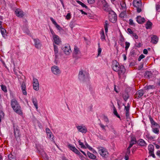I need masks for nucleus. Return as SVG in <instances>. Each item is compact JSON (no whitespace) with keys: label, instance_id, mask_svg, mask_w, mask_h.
Returning <instances> with one entry per match:
<instances>
[{"label":"nucleus","instance_id":"5fc2aeb1","mask_svg":"<svg viewBox=\"0 0 160 160\" xmlns=\"http://www.w3.org/2000/svg\"><path fill=\"white\" fill-rule=\"evenodd\" d=\"M99 125H100V127L102 128V129L104 130L105 131H106L105 126L104 125H103L101 123H99Z\"/></svg>","mask_w":160,"mask_h":160},{"label":"nucleus","instance_id":"603ef678","mask_svg":"<svg viewBox=\"0 0 160 160\" xmlns=\"http://www.w3.org/2000/svg\"><path fill=\"white\" fill-rule=\"evenodd\" d=\"M129 24L132 26H134L135 24L133 22V21L132 19H130L129 20Z\"/></svg>","mask_w":160,"mask_h":160},{"label":"nucleus","instance_id":"774afa93","mask_svg":"<svg viewBox=\"0 0 160 160\" xmlns=\"http://www.w3.org/2000/svg\"><path fill=\"white\" fill-rule=\"evenodd\" d=\"M86 147L87 148H88L89 149L91 150L92 149V148L89 146L87 143H86L85 144Z\"/></svg>","mask_w":160,"mask_h":160},{"label":"nucleus","instance_id":"09e8293b","mask_svg":"<svg viewBox=\"0 0 160 160\" xmlns=\"http://www.w3.org/2000/svg\"><path fill=\"white\" fill-rule=\"evenodd\" d=\"M72 151L78 154H80V152L76 148H75Z\"/></svg>","mask_w":160,"mask_h":160},{"label":"nucleus","instance_id":"de8ad7c7","mask_svg":"<svg viewBox=\"0 0 160 160\" xmlns=\"http://www.w3.org/2000/svg\"><path fill=\"white\" fill-rule=\"evenodd\" d=\"M145 56L142 54L139 56L138 58V60L139 61H140Z\"/></svg>","mask_w":160,"mask_h":160},{"label":"nucleus","instance_id":"f257e3e1","mask_svg":"<svg viewBox=\"0 0 160 160\" xmlns=\"http://www.w3.org/2000/svg\"><path fill=\"white\" fill-rule=\"evenodd\" d=\"M112 68L113 70L118 72L119 78L121 79L125 72V69L123 66H120L117 61H114L112 62Z\"/></svg>","mask_w":160,"mask_h":160},{"label":"nucleus","instance_id":"a878e982","mask_svg":"<svg viewBox=\"0 0 160 160\" xmlns=\"http://www.w3.org/2000/svg\"><path fill=\"white\" fill-rule=\"evenodd\" d=\"M136 139L135 138H133L132 139L129 144V145L128 147L129 148H131L133 145L136 143Z\"/></svg>","mask_w":160,"mask_h":160},{"label":"nucleus","instance_id":"393cba45","mask_svg":"<svg viewBox=\"0 0 160 160\" xmlns=\"http://www.w3.org/2000/svg\"><path fill=\"white\" fill-rule=\"evenodd\" d=\"M22 92L24 95H26L27 94V92L26 90V85L25 84L24 82H23L22 86Z\"/></svg>","mask_w":160,"mask_h":160},{"label":"nucleus","instance_id":"c85d7f7f","mask_svg":"<svg viewBox=\"0 0 160 160\" xmlns=\"http://www.w3.org/2000/svg\"><path fill=\"white\" fill-rule=\"evenodd\" d=\"M101 39L103 41L105 40V36L104 34V31L103 29H102L100 32Z\"/></svg>","mask_w":160,"mask_h":160},{"label":"nucleus","instance_id":"5701e85b","mask_svg":"<svg viewBox=\"0 0 160 160\" xmlns=\"http://www.w3.org/2000/svg\"><path fill=\"white\" fill-rule=\"evenodd\" d=\"M138 143L139 145L142 146H146L147 145L145 142L142 139H140Z\"/></svg>","mask_w":160,"mask_h":160},{"label":"nucleus","instance_id":"338daca9","mask_svg":"<svg viewBox=\"0 0 160 160\" xmlns=\"http://www.w3.org/2000/svg\"><path fill=\"white\" fill-rule=\"evenodd\" d=\"M143 53L145 54H147L148 53V51L146 49H145L143 50Z\"/></svg>","mask_w":160,"mask_h":160},{"label":"nucleus","instance_id":"aec40b11","mask_svg":"<svg viewBox=\"0 0 160 160\" xmlns=\"http://www.w3.org/2000/svg\"><path fill=\"white\" fill-rule=\"evenodd\" d=\"M8 157L9 160H16V154L14 152L9 154Z\"/></svg>","mask_w":160,"mask_h":160},{"label":"nucleus","instance_id":"a211bd4d","mask_svg":"<svg viewBox=\"0 0 160 160\" xmlns=\"http://www.w3.org/2000/svg\"><path fill=\"white\" fill-rule=\"evenodd\" d=\"M137 21L139 24H142L145 22L144 18L140 16H138L137 17Z\"/></svg>","mask_w":160,"mask_h":160},{"label":"nucleus","instance_id":"13d9d810","mask_svg":"<svg viewBox=\"0 0 160 160\" xmlns=\"http://www.w3.org/2000/svg\"><path fill=\"white\" fill-rule=\"evenodd\" d=\"M50 19L51 21L52 22V23L54 24L55 25L56 23H57L52 18H50Z\"/></svg>","mask_w":160,"mask_h":160},{"label":"nucleus","instance_id":"680f3d73","mask_svg":"<svg viewBox=\"0 0 160 160\" xmlns=\"http://www.w3.org/2000/svg\"><path fill=\"white\" fill-rule=\"evenodd\" d=\"M127 31L130 34H132L133 33L132 30L129 28H128L127 29Z\"/></svg>","mask_w":160,"mask_h":160},{"label":"nucleus","instance_id":"c756f323","mask_svg":"<svg viewBox=\"0 0 160 160\" xmlns=\"http://www.w3.org/2000/svg\"><path fill=\"white\" fill-rule=\"evenodd\" d=\"M152 25V23L150 21H148L146 24V28L147 29H150Z\"/></svg>","mask_w":160,"mask_h":160},{"label":"nucleus","instance_id":"c03bdc74","mask_svg":"<svg viewBox=\"0 0 160 160\" xmlns=\"http://www.w3.org/2000/svg\"><path fill=\"white\" fill-rule=\"evenodd\" d=\"M126 12L125 11L121 12L120 14V17L121 18H124Z\"/></svg>","mask_w":160,"mask_h":160},{"label":"nucleus","instance_id":"8fccbe9b","mask_svg":"<svg viewBox=\"0 0 160 160\" xmlns=\"http://www.w3.org/2000/svg\"><path fill=\"white\" fill-rule=\"evenodd\" d=\"M103 119L105 122L107 123H108L109 122V120L108 118L107 117L105 116H103Z\"/></svg>","mask_w":160,"mask_h":160},{"label":"nucleus","instance_id":"58836bf2","mask_svg":"<svg viewBox=\"0 0 160 160\" xmlns=\"http://www.w3.org/2000/svg\"><path fill=\"white\" fill-rule=\"evenodd\" d=\"M78 142L79 144L81 146V147L82 148H86V147L84 145L83 143L82 142H81L80 140H79Z\"/></svg>","mask_w":160,"mask_h":160},{"label":"nucleus","instance_id":"4468645a","mask_svg":"<svg viewBox=\"0 0 160 160\" xmlns=\"http://www.w3.org/2000/svg\"><path fill=\"white\" fill-rule=\"evenodd\" d=\"M78 130L82 133H86L87 132V129L84 126H78L77 127Z\"/></svg>","mask_w":160,"mask_h":160},{"label":"nucleus","instance_id":"f704fd0d","mask_svg":"<svg viewBox=\"0 0 160 160\" xmlns=\"http://www.w3.org/2000/svg\"><path fill=\"white\" fill-rule=\"evenodd\" d=\"M145 88L146 90H148L150 89H153L155 88V87L154 85H149L146 86L145 87Z\"/></svg>","mask_w":160,"mask_h":160},{"label":"nucleus","instance_id":"4c0bfd02","mask_svg":"<svg viewBox=\"0 0 160 160\" xmlns=\"http://www.w3.org/2000/svg\"><path fill=\"white\" fill-rule=\"evenodd\" d=\"M2 89L4 92H6L7 91L6 87L5 86L2 84L1 85Z\"/></svg>","mask_w":160,"mask_h":160},{"label":"nucleus","instance_id":"7ed1b4c3","mask_svg":"<svg viewBox=\"0 0 160 160\" xmlns=\"http://www.w3.org/2000/svg\"><path fill=\"white\" fill-rule=\"evenodd\" d=\"M14 135L16 140L17 141L20 140L21 133L19 127L15 124H13Z\"/></svg>","mask_w":160,"mask_h":160},{"label":"nucleus","instance_id":"69168bd1","mask_svg":"<svg viewBox=\"0 0 160 160\" xmlns=\"http://www.w3.org/2000/svg\"><path fill=\"white\" fill-rule=\"evenodd\" d=\"M46 133H49L50 132H52L50 130V129L48 128H47L46 129Z\"/></svg>","mask_w":160,"mask_h":160},{"label":"nucleus","instance_id":"bf43d9fd","mask_svg":"<svg viewBox=\"0 0 160 160\" xmlns=\"http://www.w3.org/2000/svg\"><path fill=\"white\" fill-rule=\"evenodd\" d=\"M143 63H142L140 66H139L138 67V69L140 70L141 69H142L143 67Z\"/></svg>","mask_w":160,"mask_h":160},{"label":"nucleus","instance_id":"b1692460","mask_svg":"<svg viewBox=\"0 0 160 160\" xmlns=\"http://www.w3.org/2000/svg\"><path fill=\"white\" fill-rule=\"evenodd\" d=\"M158 38L156 36L154 35L151 38V42L154 44H156L158 42Z\"/></svg>","mask_w":160,"mask_h":160},{"label":"nucleus","instance_id":"72a5a7b5","mask_svg":"<svg viewBox=\"0 0 160 160\" xmlns=\"http://www.w3.org/2000/svg\"><path fill=\"white\" fill-rule=\"evenodd\" d=\"M1 28V32L3 37H4L6 32V30L3 28Z\"/></svg>","mask_w":160,"mask_h":160},{"label":"nucleus","instance_id":"c9c22d12","mask_svg":"<svg viewBox=\"0 0 160 160\" xmlns=\"http://www.w3.org/2000/svg\"><path fill=\"white\" fill-rule=\"evenodd\" d=\"M113 113L118 118H120V116L118 114L117 112V110L115 108H114L113 109Z\"/></svg>","mask_w":160,"mask_h":160},{"label":"nucleus","instance_id":"052dcab7","mask_svg":"<svg viewBox=\"0 0 160 160\" xmlns=\"http://www.w3.org/2000/svg\"><path fill=\"white\" fill-rule=\"evenodd\" d=\"M88 2L90 4L93 3L94 2V0H87Z\"/></svg>","mask_w":160,"mask_h":160},{"label":"nucleus","instance_id":"a19ab883","mask_svg":"<svg viewBox=\"0 0 160 160\" xmlns=\"http://www.w3.org/2000/svg\"><path fill=\"white\" fill-rule=\"evenodd\" d=\"M130 44L129 42H125V48L126 50H127L128 49L130 46Z\"/></svg>","mask_w":160,"mask_h":160},{"label":"nucleus","instance_id":"9b49d317","mask_svg":"<svg viewBox=\"0 0 160 160\" xmlns=\"http://www.w3.org/2000/svg\"><path fill=\"white\" fill-rule=\"evenodd\" d=\"M33 89L38 91L39 89V83L38 80L36 78H33Z\"/></svg>","mask_w":160,"mask_h":160},{"label":"nucleus","instance_id":"4d7b16f0","mask_svg":"<svg viewBox=\"0 0 160 160\" xmlns=\"http://www.w3.org/2000/svg\"><path fill=\"white\" fill-rule=\"evenodd\" d=\"M132 34L136 39H137L138 38V36L136 33H133Z\"/></svg>","mask_w":160,"mask_h":160},{"label":"nucleus","instance_id":"f3484780","mask_svg":"<svg viewBox=\"0 0 160 160\" xmlns=\"http://www.w3.org/2000/svg\"><path fill=\"white\" fill-rule=\"evenodd\" d=\"M35 47L37 48H39L41 47V44L40 43V41L38 39H33Z\"/></svg>","mask_w":160,"mask_h":160},{"label":"nucleus","instance_id":"49530a36","mask_svg":"<svg viewBox=\"0 0 160 160\" xmlns=\"http://www.w3.org/2000/svg\"><path fill=\"white\" fill-rule=\"evenodd\" d=\"M71 17V16L70 14V13H68L66 17V18L67 20H69L70 19Z\"/></svg>","mask_w":160,"mask_h":160},{"label":"nucleus","instance_id":"ddd939ff","mask_svg":"<svg viewBox=\"0 0 160 160\" xmlns=\"http://www.w3.org/2000/svg\"><path fill=\"white\" fill-rule=\"evenodd\" d=\"M99 1H101L102 3L103 10L105 11L108 10V5L105 0H99Z\"/></svg>","mask_w":160,"mask_h":160},{"label":"nucleus","instance_id":"a18cd8bd","mask_svg":"<svg viewBox=\"0 0 160 160\" xmlns=\"http://www.w3.org/2000/svg\"><path fill=\"white\" fill-rule=\"evenodd\" d=\"M68 147L69 148V149L73 151V150L75 148V147L71 144H69L68 145Z\"/></svg>","mask_w":160,"mask_h":160},{"label":"nucleus","instance_id":"6ab92c4d","mask_svg":"<svg viewBox=\"0 0 160 160\" xmlns=\"http://www.w3.org/2000/svg\"><path fill=\"white\" fill-rule=\"evenodd\" d=\"M53 46L55 58L56 59L58 58L59 55L58 48V47L54 44H53Z\"/></svg>","mask_w":160,"mask_h":160},{"label":"nucleus","instance_id":"e2e57ef3","mask_svg":"<svg viewBox=\"0 0 160 160\" xmlns=\"http://www.w3.org/2000/svg\"><path fill=\"white\" fill-rule=\"evenodd\" d=\"M102 51V49L100 48H98V56L99 55L101 54Z\"/></svg>","mask_w":160,"mask_h":160},{"label":"nucleus","instance_id":"473e14b6","mask_svg":"<svg viewBox=\"0 0 160 160\" xmlns=\"http://www.w3.org/2000/svg\"><path fill=\"white\" fill-rule=\"evenodd\" d=\"M77 2L82 7H84L86 9L88 8V7L83 3L79 1H77Z\"/></svg>","mask_w":160,"mask_h":160},{"label":"nucleus","instance_id":"e433bc0d","mask_svg":"<svg viewBox=\"0 0 160 160\" xmlns=\"http://www.w3.org/2000/svg\"><path fill=\"white\" fill-rule=\"evenodd\" d=\"M4 116V113L2 111H0V121H1V119H3Z\"/></svg>","mask_w":160,"mask_h":160},{"label":"nucleus","instance_id":"4be33fe9","mask_svg":"<svg viewBox=\"0 0 160 160\" xmlns=\"http://www.w3.org/2000/svg\"><path fill=\"white\" fill-rule=\"evenodd\" d=\"M120 5L122 9L126 11V5L125 0H122L120 2Z\"/></svg>","mask_w":160,"mask_h":160},{"label":"nucleus","instance_id":"37998d69","mask_svg":"<svg viewBox=\"0 0 160 160\" xmlns=\"http://www.w3.org/2000/svg\"><path fill=\"white\" fill-rule=\"evenodd\" d=\"M131 148H129L128 147L127 149V151L126 153V155H129L130 153V149Z\"/></svg>","mask_w":160,"mask_h":160},{"label":"nucleus","instance_id":"cd10ccee","mask_svg":"<svg viewBox=\"0 0 160 160\" xmlns=\"http://www.w3.org/2000/svg\"><path fill=\"white\" fill-rule=\"evenodd\" d=\"M109 25L108 22L107 20H106L104 24V28L106 33H107L108 32V25Z\"/></svg>","mask_w":160,"mask_h":160},{"label":"nucleus","instance_id":"ea45409f","mask_svg":"<svg viewBox=\"0 0 160 160\" xmlns=\"http://www.w3.org/2000/svg\"><path fill=\"white\" fill-rule=\"evenodd\" d=\"M149 118L151 123L152 125H155L156 124H157L151 116L149 117Z\"/></svg>","mask_w":160,"mask_h":160},{"label":"nucleus","instance_id":"2f4dec72","mask_svg":"<svg viewBox=\"0 0 160 160\" xmlns=\"http://www.w3.org/2000/svg\"><path fill=\"white\" fill-rule=\"evenodd\" d=\"M79 52V48L76 46H75L74 48V52L73 55H77L78 54Z\"/></svg>","mask_w":160,"mask_h":160},{"label":"nucleus","instance_id":"f03ea898","mask_svg":"<svg viewBox=\"0 0 160 160\" xmlns=\"http://www.w3.org/2000/svg\"><path fill=\"white\" fill-rule=\"evenodd\" d=\"M13 111L20 116L23 115L22 108L18 101L15 99H12L10 102Z\"/></svg>","mask_w":160,"mask_h":160},{"label":"nucleus","instance_id":"39448f33","mask_svg":"<svg viewBox=\"0 0 160 160\" xmlns=\"http://www.w3.org/2000/svg\"><path fill=\"white\" fill-rule=\"evenodd\" d=\"M99 154L102 157L106 158L108 156V153L106 149L103 147L98 148Z\"/></svg>","mask_w":160,"mask_h":160},{"label":"nucleus","instance_id":"7c9ffc66","mask_svg":"<svg viewBox=\"0 0 160 160\" xmlns=\"http://www.w3.org/2000/svg\"><path fill=\"white\" fill-rule=\"evenodd\" d=\"M32 102L35 107L36 109H38V101L37 99L36 98H32Z\"/></svg>","mask_w":160,"mask_h":160},{"label":"nucleus","instance_id":"6e6d98bb","mask_svg":"<svg viewBox=\"0 0 160 160\" xmlns=\"http://www.w3.org/2000/svg\"><path fill=\"white\" fill-rule=\"evenodd\" d=\"M54 25H55L56 27L58 30H60L61 29V28L57 23Z\"/></svg>","mask_w":160,"mask_h":160},{"label":"nucleus","instance_id":"2eb2a0df","mask_svg":"<svg viewBox=\"0 0 160 160\" xmlns=\"http://www.w3.org/2000/svg\"><path fill=\"white\" fill-rule=\"evenodd\" d=\"M54 43L57 45H59L61 42L59 37L58 35H54L53 37Z\"/></svg>","mask_w":160,"mask_h":160},{"label":"nucleus","instance_id":"3c124183","mask_svg":"<svg viewBox=\"0 0 160 160\" xmlns=\"http://www.w3.org/2000/svg\"><path fill=\"white\" fill-rule=\"evenodd\" d=\"M156 6V10L159 12H160V5L157 4Z\"/></svg>","mask_w":160,"mask_h":160},{"label":"nucleus","instance_id":"0e129e2a","mask_svg":"<svg viewBox=\"0 0 160 160\" xmlns=\"http://www.w3.org/2000/svg\"><path fill=\"white\" fill-rule=\"evenodd\" d=\"M50 31L52 34V37H53V36L54 35H57L56 34H55V33L54 32L52 29H50Z\"/></svg>","mask_w":160,"mask_h":160},{"label":"nucleus","instance_id":"1a4fd4ad","mask_svg":"<svg viewBox=\"0 0 160 160\" xmlns=\"http://www.w3.org/2000/svg\"><path fill=\"white\" fill-rule=\"evenodd\" d=\"M51 70L52 72L56 75H59L61 73V71L59 68L55 65L52 67Z\"/></svg>","mask_w":160,"mask_h":160},{"label":"nucleus","instance_id":"dca6fc26","mask_svg":"<svg viewBox=\"0 0 160 160\" xmlns=\"http://www.w3.org/2000/svg\"><path fill=\"white\" fill-rule=\"evenodd\" d=\"M130 105L129 103L128 104L127 106H125L124 109L125 110L126 117L127 118H128L129 117V110L130 108Z\"/></svg>","mask_w":160,"mask_h":160},{"label":"nucleus","instance_id":"f8f14e48","mask_svg":"<svg viewBox=\"0 0 160 160\" xmlns=\"http://www.w3.org/2000/svg\"><path fill=\"white\" fill-rule=\"evenodd\" d=\"M16 15L19 17L22 18L24 16L23 12L19 9H17L15 11Z\"/></svg>","mask_w":160,"mask_h":160},{"label":"nucleus","instance_id":"bb28decb","mask_svg":"<svg viewBox=\"0 0 160 160\" xmlns=\"http://www.w3.org/2000/svg\"><path fill=\"white\" fill-rule=\"evenodd\" d=\"M87 155L90 158L92 159H95L96 158V156L89 152H87Z\"/></svg>","mask_w":160,"mask_h":160},{"label":"nucleus","instance_id":"864d4df0","mask_svg":"<svg viewBox=\"0 0 160 160\" xmlns=\"http://www.w3.org/2000/svg\"><path fill=\"white\" fill-rule=\"evenodd\" d=\"M47 135L48 137L50 138H51L52 137H53V135H52V132L49 133H47Z\"/></svg>","mask_w":160,"mask_h":160},{"label":"nucleus","instance_id":"412c9836","mask_svg":"<svg viewBox=\"0 0 160 160\" xmlns=\"http://www.w3.org/2000/svg\"><path fill=\"white\" fill-rule=\"evenodd\" d=\"M143 91L142 90H140L136 93V97L138 98H140L143 96Z\"/></svg>","mask_w":160,"mask_h":160},{"label":"nucleus","instance_id":"423d86ee","mask_svg":"<svg viewBox=\"0 0 160 160\" xmlns=\"http://www.w3.org/2000/svg\"><path fill=\"white\" fill-rule=\"evenodd\" d=\"M78 78L82 81L88 79V75L85 71L81 70L79 72Z\"/></svg>","mask_w":160,"mask_h":160},{"label":"nucleus","instance_id":"0eeeda50","mask_svg":"<svg viewBox=\"0 0 160 160\" xmlns=\"http://www.w3.org/2000/svg\"><path fill=\"white\" fill-rule=\"evenodd\" d=\"M108 16L109 20L111 22L113 23L116 22L117 20V16L114 12L111 11L109 12Z\"/></svg>","mask_w":160,"mask_h":160},{"label":"nucleus","instance_id":"6e6552de","mask_svg":"<svg viewBox=\"0 0 160 160\" xmlns=\"http://www.w3.org/2000/svg\"><path fill=\"white\" fill-rule=\"evenodd\" d=\"M62 50L65 54L67 55H69L71 52L70 46L68 44H66L63 46Z\"/></svg>","mask_w":160,"mask_h":160},{"label":"nucleus","instance_id":"79ce46f5","mask_svg":"<svg viewBox=\"0 0 160 160\" xmlns=\"http://www.w3.org/2000/svg\"><path fill=\"white\" fill-rule=\"evenodd\" d=\"M152 131L155 133L157 134H158L159 133V130L157 128H153Z\"/></svg>","mask_w":160,"mask_h":160},{"label":"nucleus","instance_id":"20e7f679","mask_svg":"<svg viewBox=\"0 0 160 160\" xmlns=\"http://www.w3.org/2000/svg\"><path fill=\"white\" fill-rule=\"evenodd\" d=\"M133 6L136 8L137 12L139 13L142 11V2L141 0H134L133 2Z\"/></svg>","mask_w":160,"mask_h":160},{"label":"nucleus","instance_id":"9d476101","mask_svg":"<svg viewBox=\"0 0 160 160\" xmlns=\"http://www.w3.org/2000/svg\"><path fill=\"white\" fill-rule=\"evenodd\" d=\"M148 150L150 156H152L153 158H155V156L154 153V146L151 144H150L148 146Z\"/></svg>","mask_w":160,"mask_h":160}]
</instances>
